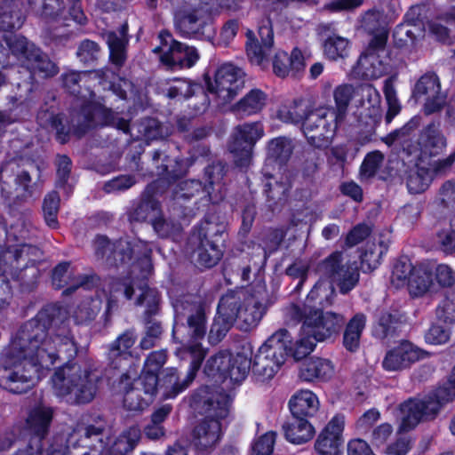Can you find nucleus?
<instances>
[{
  "mask_svg": "<svg viewBox=\"0 0 455 455\" xmlns=\"http://www.w3.org/2000/svg\"><path fill=\"white\" fill-rule=\"evenodd\" d=\"M42 319L40 314L26 323L2 356L0 385L12 393L26 392L44 369L57 360H69L76 355L77 346L68 321L53 319L46 331Z\"/></svg>",
  "mask_w": 455,
  "mask_h": 455,
  "instance_id": "1",
  "label": "nucleus"
},
{
  "mask_svg": "<svg viewBox=\"0 0 455 455\" xmlns=\"http://www.w3.org/2000/svg\"><path fill=\"white\" fill-rule=\"evenodd\" d=\"M319 281L307 296L302 307L294 305L291 307V315L303 322L305 334L323 341L337 334L344 325L342 315L326 311L321 307L332 304L335 290L333 283L339 287L341 293H347L359 281V270L356 263H343L340 252H334L317 267Z\"/></svg>",
  "mask_w": 455,
  "mask_h": 455,
  "instance_id": "2",
  "label": "nucleus"
},
{
  "mask_svg": "<svg viewBox=\"0 0 455 455\" xmlns=\"http://www.w3.org/2000/svg\"><path fill=\"white\" fill-rule=\"evenodd\" d=\"M176 318L185 315L188 309V328L190 336L189 341L176 350V355L181 360H189V367L184 377H180L176 368L170 367L164 371L160 380V387L163 390V396L165 399L175 398L184 392L196 377L204 359L206 356L207 349L203 347L200 340L206 333L205 315L200 305L189 304L187 306L181 301L173 304Z\"/></svg>",
  "mask_w": 455,
  "mask_h": 455,
  "instance_id": "3",
  "label": "nucleus"
},
{
  "mask_svg": "<svg viewBox=\"0 0 455 455\" xmlns=\"http://www.w3.org/2000/svg\"><path fill=\"white\" fill-rule=\"evenodd\" d=\"M192 399L196 408L204 414L193 429L192 443L198 451L209 453L220 441V420L229 413L232 396L209 387H202L194 394Z\"/></svg>",
  "mask_w": 455,
  "mask_h": 455,
  "instance_id": "4",
  "label": "nucleus"
},
{
  "mask_svg": "<svg viewBox=\"0 0 455 455\" xmlns=\"http://www.w3.org/2000/svg\"><path fill=\"white\" fill-rule=\"evenodd\" d=\"M101 377L99 371L67 363L59 368L52 378L55 395L69 403L92 402L99 389Z\"/></svg>",
  "mask_w": 455,
  "mask_h": 455,
  "instance_id": "5",
  "label": "nucleus"
},
{
  "mask_svg": "<svg viewBox=\"0 0 455 455\" xmlns=\"http://www.w3.org/2000/svg\"><path fill=\"white\" fill-rule=\"evenodd\" d=\"M455 398V364L449 380L423 399H409L400 405L399 432L413 429L421 420L433 419L442 406Z\"/></svg>",
  "mask_w": 455,
  "mask_h": 455,
  "instance_id": "6",
  "label": "nucleus"
},
{
  "mask_svg": "<svg viewBox=\"0 0 455 455\" xmlns=\"http://www.w3.org/2000/svg\"><path fill=\"white\" fill-rule=\"evenodd\" d=\"M291 341L288 331L280 329L259 348L253 363V371L263 379H271L288 356L287 344Z\"/></svg>",
  "mask_w": 455,
  "mask_h": 455,
  "instance_id": "7",
  "label": "nucleus"
},
{
  "mask_svg": "<svg viewBox=\"0 0 455 455\" xmlns=\"http://www.w3.org/2000/svg\"><path fill=\"white\" fill-rule=\"evenodd\" d=\"M341 123L343 121L335 115L331 107H321L307 113L302 132L310 145L325 148L331 142Z\"/></svg>",
  "mask_w": 455,
  "mask_h": 455,
  "instance_id": "8",
  "label": "nucleus"
},
{
  "mask_svg": "<svg viewBox=\"0 0 455 455\" xmlns=\"http://www.w3.org/2000/svg\"><path fill=\"white\" fill-rule=\"evenodd\" d=\"M4 41L12 53L31 74L48 77L58 73V68L47 55L24 36L11 35L4 36Z\"/></svg>",
  "mask_w": 455,
  "mask_h": 455,
  "instance_id": "9",
  "label": "nucleus"
},
{
  "mask_svg": "<svg viewBox=\"0 0 455 455\" xmlns=\"http://www.w3.org/2000/svg\"><path fill=\"white\" fill-rule=\"evenodd\" d=\"M264 134V126L260 122H246L234 128L228 150L237 166L247 168L251 165L253 148Z\"/></svg>",
  "mask_w": 455,
  "mask_h": 455,
  "instance_id": "10",
  "label": "nucleus"
},
{
  "mask_svg": "<svg viewBox=\"0 0 455 455\" xmlns=\"http://www.w3.org/2000/svg\"><path fill=\"white\" fill-rule=\"evenodd\" d=\"M109 125L127 132L130 130L128 121L118 117L111 109L100 103L89 102L72 120V132L77 136L84 134L96 126Z\"/></svg>",
  "mask_w": 455,
  "mask_h": 455,
  "instance_id": "11",
  "label": "nucleus"
},
{
  "mask_svg": "<svg viewBox=\"0 0 455 455\" xmlns=\"http://www.w3.org/2000/svg\"><path fill=\"white\" fill-rule=\"evenodd\" d=\"M387 35L374 36L358 60V69L366 79H378L390 69L389 52L386 47Z\"/></svg>",
  "mask_w": 455,
  "mask_h": 455,
  "instance_id": "12",
  "label": "nucleus"
},
{
  "mask_svg": "<svg viewBox=\"0 0 455 455\" xmlns=\"http://www.w3.org/2000/svg\"><path fill=\"white\" fill-rule=\"evenodd\" d=\"M212 224L208 221L195 228L188 239L186 251L196 266L212 267L220 259L222 253L214 242L209 239Z\"/></svg>",
  "mask_w": 455,
  "mask_h": 455,
  "instance_id": "13",
  "label": "nucleus"
},
{
  "mask_svg": "<svg viewBox=\"0 0 455 455\" xmlns=\"http://www.w3.org/2000/svg\"><path fill=\"white\" fill-rule=\"evenodd\" d=\"M205 184L204 188L198 180H182L178 184V189L175 190L174 199L190 198L196 193L204 190L207 193L209 201L216 204L224 197L223 186L221 181L224 177V166L221 164H216L208 166L205 169Z\"/></svg>",
  "mask_w": 455,
  "mask_h": 455,
  "instance_id": "14",
  "label": "nucleus"
},
{
  "mask_svg": "<svg viewBox=\"0 0 455 455\" xmlns=\"http://www.w3.org/2000/svg\"><path fill=\"white\" fill-rule=\"evenodd\" d=\"M53 411L51 407L38 405L34 407L27 419V426L31 433L39 439L31 440L30 443L25 448L20 449L16 455H66L67 448L63 447L53 450L51 452H44L42 449L41 439L44 437L52 420Z\"/></svg>",
  "mask_w": 455,
  "mask_h": 455,
  "instance_id": "15",
  "label": "nucleus"
},
{
  "mask_svg": "<svg viewBox=\"0 0 455 455\" xmlns=\"http://www.w3.org/2000/svg\"><path fill=\"white\" fill-rule=\"evenodd\" d=\"M258 36L259 38L251 30L246 32V52L251 64L264 69L268 65V58L274 45V33L269 18L260 22Z\"/></svg>",
  "mask_w": 455,
  "mask_h": 455,
  "instance_id": "16",
  "label": "nucleus"
},
{
  "mask_svg": "<svg viewBox=\"0 0 455 455\" xmlns=\"http://www.w3.org/2000/svg\"><path fill=\"white\" fill-rule=\"evenodd\" d=\"M216 10L214 4L203 0L194 6L183 7L175 16L177 29L185 36H195L202 33V28Z\"/></svg>",
  "mask_w": 455,
  "mask_h": 455,
  "instance_id": "17",
  "label": "nucleus"
},
{
  "mask_svg": "<svg viewBox=\"0 0 455 455\" xmlns=\"http://www.w3.org/2000/svg\"><path fill=\"white\" fill-rule=\"evenodd\" d=\"M163 36L164 35L161 34L160 37L164 40ZM166 36L170 39L171 44L168 45L167 39L164 38L163 47H156L153 50L156 53L159 52H163L160 56L161 62L175 69H184L194 67L200 59L197 49L194 46H189L173 40L168 34Z\"/></svg>",
  "mask_w": 455,
  "mask_h": 455,
  "instance_id": "18",
  "label": "nucleus"
},
{
  "mask_svg": "<svg viewBox=\"0 0 455 455\" xmlns=\"http://www.w3.org/2000/svg\"><path fill=\"white\" fill-rule=\"evenodd\" d=\"M140 243L144 247L142 263L145 265V267L142 269L141 278H140L138 281H132L131 283H124L120 285L124 288V295L128 299L132 298L134 292V285H136L140 291L137 299V305L146 306V313L148 315H151L156 314L157 310L159 294L156 290L150 289L146 283V279L150 273L149 255L151 253V249L148 248V244L146 242Z\"/></svg>",
  "mask_w": 455,
  "mask_h": 455,
  "instance_id": "19",
  "label": "nucleus"
},
{
  "mask_svg": "<svg viewBox=\"0 0 455 455\" xmlns=\"http://www.w3.org/2000/svg\"><path fill=\"white\" fill-rule=\"evenodd\" d=\"M240 69L232 64H224L220 67L212 81H208V91L217 99L219 106L231 101L237 94Z\"/></svg>",
  "mask_w": 455,
  "mask_h": 455,
  "instance_id": "20",
  "label": "nucleus"
},
{
  "mask_svg": "<svg viewBox=\"0 0 455 455\" xmlns=\"http://www.w3.org/2000/svg\"><path fill=\"white\" fill-rule=\"evenodd\" d=\"M414 97L418 100H424V112L431 115L442 109L445 104V96L441 92L439 78L435 74H426L416 83Z\"/></svg>",
  "mask_w": 455,
  "mask_h": 455,
  "instance_id": "21",
  "label": "nucleus"
},
{
  "mask_svg": "<svg viewBox=\"0 0 455 455\" xmlns=\"http://www.w3.org/2000/svg\"><path fill=\"white\" fill-rule=\"evenodd\" d=\"M345 419L335 415L318 435L315 442V451L318 455H341Z\"/></svg>",
  "mask_w": 455,
  "mask_h": 455,
  "instance_id": "22",
  "label": "nucleus"
},
{
  "mask_svg": "<svg viewBox=\"0 0 455 455\" xmlns=\"http://www.w3.org/2000/svg\"><path fill=\"white\" fill-rule=\"evenodd\" d=\"M425 356L424 350L409 341H403L387 352L382 366L387 371H403Z\"/></svg>",
  "mask_w": 455,
  "mask_h": 455,
  "instance_id": "23",
  "label": "nucleus"
},
{
  "mask_svg": "<svg viewBox=\"0 0 455 455\" xmlns=\"http://www.w3.org/2000/svg\"><path fill=\"white\" fill-rule=\"evenodd\" d=\"M234 294L228 293L224 295L218 306V315L214 318L209 332V341L212 344L220 342L230 329L233 322L236 319L235 308H231L234 305Z\"/></svg>",
  "mask_w": 455,
  "mask_h": 455,
  "instance_id": "24",
  "label": "nucleus"
},
{
  "mask_svg": "<svg viewBox=\"0 0 455 455\" xmlns=\"http://www.w3.org/2000/svg\"><path fill=\"white\" fill-rule=\"evenodd\" d=\"M140 438V428L132 426L122 432L111 447H104L102 440L99 439V445L91 447L83 455H126L135 448Z\"/></svg>",
  "mask_w": 455,
  "mask_h": 455,
  "instance_id": "25",
  "label": "nucleus"
},
{
  "mask_svg": "<svg viewBox=\"0 0 455 455\" xmlns=\"http://www.w3.org/2000/svg\"><path fill=\"white\" fill-rule=\"evenodd\" d=\"M305 69V57L299 48H294L291 54L277 51L273 60L275 75L284 78L289 76H296Z\"/></svg>",
  "mask_w": 455,
  "mask_h": 455,
  "instance_id": "26",
  "label": "nucleus"
},
{
  "mask_svg": "<svg viewBox=\"0 0 455 455\" xmlns=\"http://www.w3.org/2000/svg\"><path fill=\"white\" fill-rule=\"evenodd\" d=\"M356 97H360L357 106L363 109L360 115L370 119L367 124L375 125L381 117L379 92L371 84H363L356 88Z\"/></svg>",
  "mask_w": 455,
  "mask_h": 455,
  "instance_id": "27",
  "label": "nucleus"
},
{
  "mask_svg": "<svg viewBox=\"0 0 455 455\" xmlns=\"http://www.w3.org/2000/svg\"><path fill=\"white\" fill-rule=\"evenodd\" d=\"M418 145L420 157L435 156L446 148V139L439 124H430L420 133Z\"/></svg>",
  "mask_w": 455,
  "mask_h": 455,
  "instance_id": "28",
  "label": "nucleus"
},
{
  "mask_svg": "<svg viewBox=\"0 0 455 455\" xmlns=\"http://www.w3.org/2000/svg\"><path fill=\"white\" fill-rule=\"evenodd\" d=\"M289 408L295 418H311L317 413L320 401L313 391L300 389L290 398Z\"/></svg>",
  "mask_w": 455,
  "mask_h": 455,
  "instance_id": "29",
  "label": "nucleus"
},
{
  "mask_svg": "<svg viewBox=\"0 0 455 455\" xmlns=\"http://www.w3.org/2000/svg\"><path fill=\"white\" fill-rule=\"evenodd\" d=\"M227 366L224 379H229L234 383H240L244 380L251 366V347H243L242 350L235 355L229 353Z\"/></svg>",
  "mask_w": 455,
  "mask_h": 455,
  "instance_id": "30",
  "label": "nucleus"
},
{
  "mask_svg": "<svg viewBox=\"0 0 455 455\" xmlns=\"http://www.w3.org/2000/svg\"><path fill=\"white\" fill-rule=\"evenodd\" d=\"M335 368L333 363L324 358H311L305 362L299 369V378L304 381H328L333 376Z\"/></svg>",
  "mask_w": 455,
  "mask_h": 455,
  "instance_id": "31",
  "label": "nucleus"
},
{
  "mask_svg": "<svg viewBox=\"0 0 455 455\" xmlns=\"http://www.w3.org/2000/svg\"><path fill=\"white\" fill-rule=\"evenodd\" d=\"M267 100L265 92L257 88L251 89L232 107V111L240 118L248 117L261 112Z\"/></svg>",
  "mask_w": 455,
  "mask_h": 455,
  "instance_id": "32",
  "label": "nucleus"
},
{
  "mask_svg": "<svg viewBox=\"0 0 455 455\" xmlns=\"http://www.w3.org/2000/svg\"><path fill=\"white\" fill-rule=\"evenodd\" d=\"M234 305L231 308H235L236 318L241 319L247 327H252L258 324L265 313L263 304L253 295L247 296L243 299V306L238 307V299L234 294Z\"/></svg>",
  "mask_w": 455,
  "mask_h": 455,
  "instance_id": "33",
  "label": "nucleus"
},
{
  "mask_svg": "<svg viewBox=\"0 0 455 455\" xmlns=\"http://www.w3.org/2000/svg\"><path fill=\"white\" fill-rule=\"evenodd\" d=\"M20 5L19 0H0V29L11 31L22 26Z\"/></svg>",
  "mask_w": 455,
  "mask_h": 455,
  "instance_id": "34",
  "label": "nucleus"
},
{
  "mask_svg": "<svg viewBox=\"0 0 455 455\" xmlns=\"http://www.w3.org/2000/svg\"><path fill=\"white\" fill-rule=\"evenodd\" d=\"M154 185H149L138 206L131 214V220L144 221L149 219L152 222L160 215V204L153 197Z\"/></svg>",
  "mask_w": 455,
  "mask_h": 455,
  "instance_id": "35",
  "label": "nucleus"
},
{
  "mask_svg": "<svg viewBox=\"0 0 455 455\" xmlns=\"http://www.w3.org/2000/svg\"><path fill=\"white\" fill-rule=\"evenodd\" d=\"M285 438L290 443L301 444L311 440L315 435L314 427L304 418H296L283 427Z\"/></svg>",
  "mask_w": 455,
  "mask_h": 455,
  "instance_id": "36",
  "label": "nucleus"
},
{
  "mask_svg": "<svg viewBox=\"0 0 455 455\" xmlns=\"http://www.w3.org/2000/svg\"><path fill=\"white\" fill-rule=\"evenodd\" d=\"M102 301L97 296L83 300L72 311L71 317L77 325H87L92 323L101 309Z\"/></svg>",
  "mask_w": 455,
  "mask_h": 455,
  "instance_id": "37",
  "label": "nucleus"
},
{
  "mask_svg": "<svg viewBox=\"0 0 455 455\" xmlns=\"http://www.w3.org/2000/svg\"><path fill=\"white\" fill-rule=\"evenodd\" d=\"M435 286L431 273L423 267H416L408 280L410 292L414 296L433 291Z\"/></svg>",
  "mask_w": 455,
  "mask_h": 455,
  "instance_id": "38",
  "label": "nucleus"
},
{
  "mask_svg": "<svg viewBox=\"0 0 455 455\" xmlns=\"http://www.w3.org/2000/svg\"><path fill=\"white\" fill-rule=\"evenodd\" d=\"M332 95L335 103L332 111L344 122L349 103L356 97V88L349 84H342L334 88Z\"/></svg>",
  "mask_w": 455,
  "mask_h": 455,
  "instance_id": "39",
  "label": "nucleus"
},
{
  "mask_svg": "<svg viewBox=\"0 0 455 455\" xmlns=\"http://www.w3.org/2000/svg\"><path fill=\"white\" fill-rule=\"evenodd\" d=\"M127 26H123L119 32H108L106 35L112 62L121 66L125 60V44Z\"/></svg>",
  "mask_w": 455,
  "mask_h": 455,
  "instance_id": "40",
  "label": "nucleus"
},
{
  "mask_svg": "<svg viewBox=\"0 0 455 455\" xmlns=\"http://www.w3.org/2000/svg\"><path fill=\"white\" fill-rule=\"evenodd\" d=\"M365 316L363 314L355 315L347 323L343 343L345 347L349 351H355L360 344V338L365 327Z\"/></svg>",
  "mask_w": 455,
  "mask_h": 455,
  "instance_id": "41",
  "label": "nucleus"
},
{
  "mask_svg": "<svg viewBox=\"0 0 455 455\" xmlns=\"http://www.w3.org/2000/svg\"><path fill=\"white\" fill-rule=\"evenodd\" d=\"M455 25V6L450 12L441 14L427 22L429 32L440 42H450V30L443 25Z\"/></svg>",
  "mask_w": 455,
  "mask_h": 455,
  "instance_id": "42",
  "label": "nucleus"
},
{
  "mask_svg": "<svg viewBox=\"0 0 455 455\" xmlns=\"http://www.w3.org/2000/svg\"><path fill=\"white\" fill-rule=\"evenodd\" d=\"M292 140L285 137H278L271 140L267 144L268 160H273L280 164H285L293 152Z\"/></svg>",
  "mask_w": 455,
  "mask_h": 455,
  "instance_id": "43",
  "label": "nucleus"
},
{
  "mask_svg": "<svg viewBox=\"0 0 455 455\" xmlns=\"http://www.w3.org/2000/svg\"><path fill=\"white\" fill-rule=\"evenodd\" d=\"M432 180V174L428 169L417 166L409 172L406 184L411 194L424 192Z\"/></svg>",
  "mask_w": 455,
  "mask_h": 455,
  "instance_id": "44",
  "label": "nucleus"
},
{
  "mask_svg": "<svg viewBox=\"0 0 455 455\" xmlns=\"http://www.w3.org/2000/svg\"><path fill=\"white\" fill-rule=\"evenodd\" d=\"M323 51L330 60L346 58L349 52V41L338 35L330 36L324 41Z\"/></svg>",
  "mask_w": 455,
  "mask_h": 455,
  "instance_id": "45",
  "label": "nucleus"
},
{
  "mask_svg": "<svg viewBox=\"0 0 455 455\" xmlns=\"http://www.w3.org/2000/svg\"><path fill=\"white\" fill-rule=\"evenodd\" d=\"M308 111L301 102L293 101L282 105L277 110V118L284 123L303 124L305 116Z\"/></svg>",
  "mask_w": 455,
  "mask_h": 455,
  "instance_id": "46",
  "label": "nucleus"
},
{
  "mask_svg": "<svg viewBox=\"0 0 455 455\" xmlns=\"http://www.w3.org/2000/svg\"><path fill=\"white\" fill-rule=\"evenodd\" d=\"M316 342L318 340L315 337L304 333L303 326H301L299 339L293 347H287L288 355L292 356L297 361L301 360L314 350Z\"/></svg>",
  "mask_w": 455,
  "mask_h": 455,
  "instance_id": "47",
  "label": "nucleus"
},
{
  "mask_svg": "<svg viewBox=\"0 0 455 455\" xmlns=\"http://www.w3.org/2000/svg\"><path fill=\"white\" fill-rule=\"evenodd\" d=\"M386 25L385 16L378 10L366 12L362 18V27L369 33H376L375 36L379 35L381 32L387 36Z\"/></svg>",
  "mask_w": 455,
  "mask_h": 455,
  "instance_id": "48",
  "label": "nucleus"
},
{
  "mask_svg": "<svg viewBox=\"0 0 455 455\" xmlns=\"http://www.w3.org/2000/svg\"><path fill=\"white\" fill-rule=\"evenodd\" d=\"M384 161V155L380 151L368 153L360 167V178L362 180H369L375 176Z\"/></svg>",
  "mask_w": 455,
  "mask_h": 455,
  "instance_id": "49",
  "label": "nucleus"
},
{
  "mask_svg": "<svg viewBox=\"0 0 455 455\" xmlns=\"http://www.w3.org/2000/svg\"><path fill=\"white\" fill-rule=\"evenodd\" d=\"M228 355L227 351H220L211 356L205 363L204 371L210 377H225V368L228 364Z\"/></svg>",
  "mask_w": 455,
  "mask_h": 455,
  "instance_id": "50",
  "label": "nucleus"
},
{
  "mask_svg": "<svg viewBox=\"0 0 455 455\" xmlns=\"http://www.w3.org/2000/svg\"><path fill=\"white\" fill-rule=\"evenodd\" d=\"M137 130V138L147 141L156 140L162 137L161 126L155 118H147L138 124H133L132 130Z\"/></svg>",
  "mask_w": 455,
  "mask_h": 455,
  "instance_id": "51",
  "label": "nucleus"
},
{
  "mask_svg": "<svg viewBox=\"0 0 455 455\" xmlns=\"http://www.w3.org/2000/svg\"><path fill=\"white\" fill-rule=\"evenodd\" d=\"M383 92L387 104L386 122L387 124H390L394 117L400 113L402 107L394 84L389 79L385 81Z\"/></svg>",
  "mask_w": 455,
  "mask_h": 455,
  "instance_id": "52",
  "label": "nucleus"
},
{
  "mask_svg": "<svg viewBox=\"0 0 455 455\" xmlns=\"http://www.w3.org/2000/svg\"><path fill=\"white\" fill-rule=\"evenodd\" d=\"M437 318L447 323L455 322V291H449L436 308Z\"/></svg>",
  "mask_w": 455,
  "mask_h": 455,
  "instance_id": "53",
  "label": "nucleus"
},
{
  "mask_svg": "<svg viewBox=\"0 0 455 455\" xmlns=\"http://www.w3.org/2000/svg\"><path fill=\"white\" fill-rule=\"evenodd\" d=\"M151 402L143 395L140 387H134L126 390L124 396V405L129 411H142Z\"/></svg>",
  "mask_w": 455,
  "mask_h": 455,
  "instance_id": "54",
  "label": "nucleus"
},
{
  "mask_svg": "<svg viewBox=\"0 0 455 455\" xmlns=\"http://www.w3.org/2000/svg\"><path fill=\"white\" fill-rule=\"evenodd\" d=\"M60 197L56 192L49 193L44 201L43 210L44 219L50 228H55L58 226L57 213L59 210Z\"/></svg>",
  "mask_w": 455,
  "mask_h": 455,
  "instance_id": "55",
  "label": "nucleus"
},
{
  "mask_svg": "<svg viewBox=\"0 0 455 455\" xmlns=\"http://www.w3.org/2000/svg\"><path fill=\"white\" fill-rule=\"evenodd\" d=\"M158 374L143 370L140 378L136 380V387H140L141 392L150 402L157 390Z\"/></svg>",
  "mask_w": 455,
  "mask_h": 455,
  "instance_id": "56",
  "label": "nucleus"
},
{
  "mask_svg": "<svg viewBox=\"0 0 455 455\" xmlns=\"http://www.w3.org/2000/svg\"><path fill=\"white\" fill-rule=\"evenodd\" d=\"M384 252L382 246L371 244L368 246L361 256L362 268L364 272L372 271L378 267L380 263L381 256Z\"/></svg>",
  "mask_w": 455,
  "mask_h": 455,
  "instance_id": "57",
  "label": "nucleus"
},
{
  "mask_svg": "<svg viewBox=\"0 0 455 455\" xmlns=\"http://www.w3.org/2000/svg\"><path fill=\"white\" fill-rule=\"evenodd\" d=\"M135 337L132 332H125L118 337L110 349V357L122 356L126 358L130 355L128 350L134 345Z\"/></svg>",
  "mask_w": 455,
  "mask_h": 455,
  "instance_id": "58",
  "label": "nucleus"
},
{
  "mask_svg": "<svg viewBox=\"0 0 455 455\" xmlns=\"http://www.w3.org/2000/svg\"><path fill=\"white\" fill-rule=\"evenodd\" d=\"M156 233L161 237H171L178 235L181 230V224L172 220H167L160 215L153 220L152 224Z\"/></svg>",
  "mask_w": 455,
  "mask_h": 455,
  "instance_id": "59",
  "label": "nucleus"
},
{
  "mask_svg": "<svg viewBox=\"0 0 455 455\" xmlns=\"http://www.w3.org/2000/svg\"><path fill=\"white\" fill-rule=\"evenodd\" d=\"M196 84L185 79H176L168 88L167 97L170 99L183 97L189 98L195 93Z\"/></svg>",
  "mask_w": 455,
  "mask_h": 455,
  "instance_id": "60",
  "label": "nucleus"
},
{
  "mask_svg": "<svg viewBox=\"0 0 455 455\" xmlns=\"http://www.w3.org/2000/svg\"><path fill=\"white\" fill-rule=\"evenodd\" d=\"M416 267L408 261H399L395 264L392 271L391 281L396 286L408 284V280Z\"/></svg>",
  "mask_w": 455,
  "mask_h": 455,
  "instance_id": "61",
  "label": "nucleus"
},
{
  "mask_svg": "<svg viewBox=\"0 0 455 455\" xmlns=\"http://www.w3.org/2000/svg\"><path fill=\"white\" fill-rule=\"evenodd\" d=\"M276 434L273 431L259 436L252 444L251 455H270L274 449Z\"/></svg>",
  "mask_w": 455,
  "mask_h": 455,
  "instance_id": "62",
  "label": "nucleus"
},
{
  "mask_svg": "<svg viewBox=\"0 0 455 455\" xmlns=\"http://www.w3.org/2000/svg\"><path fill=\"white\" fill-rule=\"evenodd\" d=\"M420 124V117L418 116L411 118L402 128L392 132L386 139L387 144H392L396 141H401L402 139L410 135L411 132L417 129Z\"/></svg>",
  "mask_w": 455,
  "mask_h": 455,
  "instance_id": "63",
  "label": "nucleus"
},
{
  "mask_svg": "<svg viewBox=\"0 0 455 455\" xmlns=\"http://www.w3.org/2000/svg\"><path fill=\"white\" fill-rule=\"evenodd\" d=\"M100 53L99 45L91 40L83 41L77 50V56L81 61L89 63L95 60Z\"/></svg>",
  "mask_w": 455,
  "mask_h": 455,
  "instance_id": "64",
  "label": "nucleus"
}]
</instances>
